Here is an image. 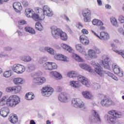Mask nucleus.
Instances as JSON below:
<instances>
[{
	"label": "nucleus",
	"instance_id": "obj_40",
	"mask_svg": "<svg viewBox=\"0 0 124 124\" xmlns=\"http://www.w3.org/2000/svg\"><path fill=\"white\" fill-rule=\"evenodd\" d=\"M45 50L48 52V53H49V54H51V55H54L55 52H54V49L49 46H46L44 48Z\"/></svg>",
	"mask_w": 124,
	"mask_h": 124
},
{
	"label": "nucleus",
	"instance_id": "obj_62",
	"mask_svg": "<svg viewBox=\"0 0 124 124\" xmlns=\"http://www.w3.org/2000/svg\"><path fill=\"white\" fill-rule=\"evenodd\" d=\"M16 32L18 33V36H22V35H23V33L19 30H17Z\"/></svg>",
	"mask_w": 124,
	"mask_h": 124
},
{
	"label": "nucleus",
	"instance_id": "obj_8",
	"mask_svg": "<svg viewBox=\"0 0 124 124\" xmlns=\"http://www.w3.org/2000/svg\"><path fill=\"white\" fill-rule=\"evenodd\" d=\"M72 104L75 108H82L83 111H87V107L81 99L74 98L72 100Z\"/></svg>",
	"mask_w": 124,
	"mask_h": 124
},
{
	"label": "nucleus",
	"instance_id": "obj_47",
	"mask_svg": "<svg viewBox=\"0 0 124 124\" xmlns=\"http://www.w3.org/2000/svg\"><path fill=\"white\" fill-rule=\"evenodd\" d=\"M43 68L44 69H46V70H48L49 68V62H46L43 65Z\"/></svg>",
	"mask_w": 124,
	"mask_h": 124
},
{
	"label": "nucleus",
	"instance_id": "obj_37",
	"mask_svg": "<svg viewBox=\"0 0 124 124\" xmlns=\"http://www.w3.org/2000/svg\"><path fill=\"white\" fill-rule=\"evenodd\" d=\"M25 30L27 32H29V33H31V34H35V31H34V29H32L30 27H26L25 28Z\"/></svg>",
	"mask_w": 124,
	"mask_h": 124
},
{
	"label": "nucleus",
	"instance_id": "obj_13",
	"mask_svg": "<svg viewBox=\"0 0 124 124\" xmlns=\"http://www.w3.org/2000/svg\"><path fill=\"white\" fill-rule=\"evenodd\" d=\"M91 32L94 35H95L97 37H98L99 39L101 40H104L105 41H106L107 40H108L110 38V36H109V34L107 32H101L100 33V36L97 35L94 31L91 30Z\"/></svg>",
	"mask_w": 124,
	"mask_h": 124
},
{
	"label": "nucleus",
	"instance_id": "obj_14",
	"mask_svg": "<svg viewBox=\"0 0 124 124\" xmlns=\"http://www.w3.org/2000/svg\"><path fill=\"white\" fill-rule=\"evenodd\" d=\"M91 13V11L89 9H84L82 11V15L83 16L84 22L86 23L90 22Z\"/></svg>",
	"mask_w": 124,
	"mask_h": 124
},
{
	"label": "nucleus",
	"instance_id": "obj_10",
	"mask_svg": "<svg viewBox=\"0 0 124 124\" xmlns=\"http://www.w3.org/2000/svg\"><path fill=\"white\" fill-rule=\"evenodd\" d=\"M13 71L17 74H22L25 72L26 67L24 65L20 64H15L12 67Z\"/></svg>",
	"mask_w": 124,
	"mask_h": 124
},
{
	"label": "nucleus",
	"instance_id": "obj_46",
	"mask_svg": "<svg viewBox=\"0 0 124 124\" xmlns=\"http://www.w3.org/2000/svg\"><path fill=\"white\" fill-rule=\"evenodd\" d=\"M4 77L6 78H8V77H10L11 76V71H7L5 72L3 74Z\"/></svg>",
	"mask_w": 124,
	"mask_h": 124
},
{
	"label": "nucleus",
	"instance_id": "obj_25",
	"mask_svg": "<svg viewBox=\"0 0 124 124\" xmlns=\"http://www.w3.org/2000/svg\"><path fill=\"white\" fill-rule=\"evenodd\" d=\"M54 59L58 61L67 62V57L62 54H56L54 56Z\"/></svg>",
	"mask_w": 124,
	"mask_h": 124
},
{
	"label": "nucleus",
	"instance_id": "obj_30",
	"mask_svg": "<svg viewBox=\"0 0 124 124\" xmlns=\"http://www.w3.org/2000/svg\"><path fill=\"white\" fill-rule=\"evenodd\" d=\"M70 85L71 87H73L75 89H79L80 82L79 81L72 80L70 82Z\"/></svg>",
	"mask_w": 124,
	"mask_h": 124
},
{
	"label": "nucleus",
	"instance_id": "obj_1",
	"mask_svg": "<svg viewBox=\"0 0 124 124\" xmlns=\"http://www.w3.org/2000/svg\"><path fill=\"white\" fill-rule=\"evenodd\" d=\"M20 102V97L17 95H12L10 97L5 96L0 99V106L9 104L10 107H15Z\"/></svg>",
	"mask_w": 124,
	"mask_h": 124
},
{
	"label": "nucleus",
	"instance_id": "obj_50",
	"mask_svg": "<svg viewBox=\"0 0 124 124\" xmlns=\"http://www.w3.org/2000/svg\"><path fill=\"white\" fill-rule=\"evenodd\" d=\"M61 17L63 18L66 20L67 22H70V20L69 19V18H68V16L66 15L63 14L62 15Z\"/></svg>",
	"mask_w": 124,
	"mask_h": 124
},
{
	"label": "nucleus",
	"instance_id": "obj_63",
	"mask_svg": "<svg viewBox=\"0 0 124 124\" xmlns=\"http://www.w3.org/2000/svg\"><path fill=\"white\" fill-rule=\"evenodd\" d=\"M118 31L119 32H120V33H122V34H124V31H123V29L122 28H119L118 29Z\"/></svg>",
	"mask_w": 124,
	"mask_h": 124
},
{
	"label": "nucleus",
	"instance_id": "obj_5",
	"mask_svg": "<svg viewBox=\"0 0 124 124\" xmlns=\"http://www.w3.org/2000/svg\"><path fill=\"white\" fill-rule=\"evenodd\" d=\"M108 115H106L105 118L108 123L110 124H115L117 123V118H120V114L116 112L115 110H110L108 111Z\"/></svg>",
	"mask_w": 124,
	"mask_h": 124
},
{
	"label": "nucleus",
	"instance_id": "obj_56",
	"mask_svg": "<svg viewBox=\"0 0 124 124\" xmlns=\"http://www.w3.org/2000/svg\"><path fill=\"white\" fill-rule=\"evenodd\" d=\"M4 50L5 51H11L12 50V48L10 46H5L4 47Z\"/></svg>",
	"mask_w": 124,
	"mask_h": 124
},
{
	"label": "nucleus",
	"instance_id": "obj_61",
	"mask_svg": "<svg viewBox=\"0 0 124 124\" xmlns=\"http://www.w3.org/2000/svg\"><path fill=\"white\" fill-rule=\"evenodd\" d=\"M97 2L99 6L102 5V1L101 0H97Z\"/></svg>",
	"mask_w": 124,
	"mask_h": 124
},
{
	"label": "nucleus",
	"instance_id": "obj_22",
	"mask_svg": "<svg viewBox=\"0 0 124 124\" xmlns=\"http://www.w3.org/2000/svg\"><path fill=\"white\" fill-rule=\"evenodd\" d=\"M13 7L16 12H20L23 9L22 4L19 2H16L13 3Z\"/></svg>",
	"mask_w": 124,
	"mask_h": 124
},
{
	"label": "nucleus",
	"instance_id": "obj_20",
	"mask_svg": "<svg viewBox=\"0 0 124 124\" xmlns=\"http://www.w3.org/2000/svg\"><path fill=\"white\" fill-rule=\"evenodd\" d=\"M58 98L61 102H67L68 97L66 93H62L59 94Z\"/></svg>",
	"mask_w": 124,
	"mask_h": 124
},
{
	"label": "nucleus",
	"instance_id": "obj_54",
	"mask_svg": "<svg viewBox=\"0 0 124 124\" xmlns=\"http://www.w3.org/2000/svg\"><path fill=\"white\" fill-rule=\"evenodd\" d=\"M22 4L25 7H28V6H29V2L26 0H23Z\"/></svg>",
	"mask_w": 124,
	"mask_h": 124
},
{
	"label": "nucleus",
	"instance_id": "obj_35",
	"mask_svg": "<svg viewBox=\"0 0 124 124\" xmlns=\"http://www.w3.org/2000/svg\"><path fill=\"white\" fill-rule=\"evenodd\" d=\"M25 98L27 100H32L34 98V94L31 92L28 93L25 95Z\"/></svg>",
	"mask_w": 124,
	"mask_h": 124
},
{
	"label": "nucleus",
	"instance_id": "obj_27",
	"mask_svg": "<svg viewBox=\"0 0 124 124\" xmlns=\"http://www.w3.org/2000/svg\"><path fill=\"white\" fill-rule=\"evenodd\" d=\"M76 49L81 54H86V52H85V47L81 44H77L76 45Z\"/></svg>",
	"mask_w": 124,
	"mask_h": 124
},
{
	"label": "nucleus",
	"instance_id": "obj_12",
	"mask_svg": "<svg viewBox=\"0 0 124 124\" xmlns=\"http://www.w3.org/2000/svg\"><path fill=\"white\" fill-rule=\"evenodd\" d=\"M54 92V89L50 87H46L43 88L42 91V94L43 96H46V97H49Z\"/></svg>",
	"mask_w": 124,
	"mask_h": 124
},
{
	"label": "nucleus",
	"instance_id": "obj_9",
	"mask_svg": "<svg viewBox=\"0 0 124 124\" xmlns=\"http://www.w3.org/2000/svg\"><path fill=\"white\" fill-rule=\"evenodd\" d=\"M36 12L37 14H35L34 13L33 14L31 18H32L34 21H39L40 20H44L45 18V16H44V14H43V10L42 9L40 8H37L36 9Z\"/></svg>",
	"mask_w": 124,
	"mask_h": 124
},
{
	"label": "nucleus",
	"instance_id": "obj_49",
	"mask_svg": "<svg viewBox=\"0 0 124 124\" xmlns=\"http://www.w3.org/2000/svg\"><path fill=\"white\" fill-rule=\"evenodd\" d=\"M41 75H42V72L39 71V72L33 73L32 76L33 77H35L36 76H41Z\"/></svg>",
	"mask_w": 124,
	"mask_h": 124
},
{
	"label": "nucleus",
	"instance_id": "obj_39",
	"mask_svg": "<svg viewBox=\"0 0 124 124\" xmlns=\"http://www.w3.org/2000/svg\"><path fill=\"white\" fill-rule=\"evenodd\" d=\"M47 61H48L47 57L43 56L39 59L38 62L40 64H42L43 63H44V62H47Z\"/></svg>",
	"mask_w": 124,
	"mask_h": 124
},
{
	"label": "nucleus",
	"instance_id": "obj_18",
	"mask_svg": "<svg viewBox=\"0 0 124 124\" xmlns=\"http://www.w3.org/2000/svg\"><path fill=\"white\" fill-rule=\"evenodd\" d=\"M10 113V110L8 107H2L0 109V115L3 118H5Z\"/></svg>",
	"mask_w": 124,
	"mask_h": 124
},
{
	"label": "nucleus",
	"instance_id": "obj_7",
	"mask_svg": "<svg viewBox=\"0 0 124 124\" xmlns=\"http://www.w3.org/2000/svg\"><path fill=\"white\" fill-rule=\"evenodd\" d=\"M101 51L99 48H96L94 49H90L88 50V55H85V58L86 60L91 61L92 59H96L97 58V54H100Z\"/></svg>",
	"mask_w": 124,
	"mask_h": 124
},
{
	"label": "nucleus",
	"instance_id": "obj_28",
	"mask_svg": "<svg viewBox=\"0 0 124 124\" xmlns=\"http://www.w3.org/2000/svg\"><path fill=\"white\" fill-rule=\"evenodd\" d=\"M9 121L12 124H16L18 122V117L16 115H10L9 118Z\"/></svg>",
	"mask_w": 124,
	"mask_h": 124
},
{
	"label": "nucleus",
	"instance_id": "obj_11",
	"mask_svg": "<svg viewBox=\"0 0 124 124\" xmlns=\"http://www.w3.org/2000/svg\"><path fill=\"white\" fill-rule=\"evenodd\" d=\"M102 60L101 62V65L103 67H104L106 69H110L109 62L111 61V59L108 56L104 55L102 56Z\"/></svg>",
	"mask_w": 124,
	"mask_h": 124
},
{
	"label": "nucleus",
	"instance_id": "obj_43",
	"mask_svg": "<svg viewBox=\"0 0 124 124\" xmlns=\"http://www.w3.org/2000/svg\"><path fill=\"white\" fill-rule=\"evenodd\" d=\"M21 90H22V87L20 86L13 87L14 93H17L21 91Z\"/></svg>",
	"mask_w": 124,
	"mask_h": 124
},
{
	"label": "nucleus",
	"instance_id": "obj_58",
	"mask_svg": "<svg viewBox=\"0 0 124 124\" xmlns=\"http://www.w3.org/2000/svg\"><path fill=\"white\" fill-rule=\"evenodd\" d=\"M91 64H92V65L94 66V67L95 68L96 66V65H97L98 64H99L98 63H95V62H94V61H92L91 62Z\"/></svg>",
	"mask_w": 124,
	"mask_h": 124
},
{
	"label": "nucleus",
	"instance_id": "obj_31",
	"mask_svg": "<svg viewBox=\"0 0 124 124\" xmlns=\"http://www.w3.org/2000/svg\"><path fill=\"white\" fill-rule=\"evenodd\" d=\"M61 46L63 49L66 50L68 51V52H69V53H72V52H73V49L72 48L65 44H62Z\"/></svg>",
	"mask_w": 124,
	"mask_h": 124
},
{
	"label": "nucleus",
	"instance_id": "obj_55",
	"mask_svg": "<svg viewBox=\"0 0 124 124\" xmlns=\"http://www.w3.org/2000/svg\"><path fill=\"white\" fill-rule=\"evenodd\" d=\"M81 32H82V33L83 34H89V31H88V30L87 29H83L82 30Z\"/></svg>",
	"mask_w": 124,
	"mask_h": 124
},
{
	"label": "nucleus",
	"instance_id": "obj_32",
	"mask_svg": "<svg viewBox=\"0 0 124 124\" xmlns=\"http://www.w3.org/2000/svg\"><path fill=\"white\" fill-rule=\"evenodd\" d=\"M21 60L25 62H31L32 59L31 57L29 55H24L21 57Z\"/></svg>",
	"mask_w": 124,
	"mask_h": 124
},
{
	"label": "nucleus",
	"instance_id": "obj_51",
	"mask_svg": "<svg viewBox=\"0 0 124 124\" xmlns=\"http://www.w3.org/2000/svg\"><path fill=\"white\" fill-rule=\"evenodd\" d=\"M18 24L20 26H23V25H26L27 24V22L24 20H20L18 21Z\"/></svg>",
	"mask_w": 124,
	"mask_h": 124
},
{
	"label": "nucleus",
	"instance_id": "obj_17",
	"mask_svg": "<svg viewBox=\"0 0 124 124\" xmlns=\"http://www.w3.org/2000/svg\"><path fill=\"white\" fill-rule=\"evenodd\" d=\"M42 10L44 16L45 15L48 17H52L53 16V12L51 11V9H50V8L48 6H44Z\"/></svg>",
	"mask_w": 124,
	"mask_h": 124
},
{
	"label": "nucleus",
	"instance_id": "obj_34",
	"mask_svg": "<svg viewBox=\"0 0 124 124\" xmlns=\"http://www.w3.org/2000/svg\"><path fill=\"white\" fill-rule=\"evenodd\" d=\"M110 22L112 26H114V27H116V28L119 27V23H118V21L116 18L111 17L110 18Z\"/></svg>",
	"mask_w": 124,
	"mask_h": 124
},
{
	"label": "nucleus",
	"instance_id": "obj_23",
	"mask_svg": "<svg viewBox=\"0 0 124 124\" xmlns=\"http://www.w3.org/2000/svg\"><path fill=\"white\" fill-rule=\"evenodd\" d=\"M79 66L81 67V68H82V69L87 70V71H89V72L92 73V74H93V70L92 69V67L88 65V64L86 63H81L79 64Z\"/></svg>",
	"mask_w": 124,
	"mask_h": 124
},
{
	"label": "nucleus",
	"instance_id": "obj_36",
	"mask_svg": "<svg viewBox=\"0 0 124 124\" xmlns=\"http://www.w3.org/2000/svg\"><path fill=\"white\" fill-rule=\"evenodd\" d=\"M14 82L16 85H20V84H23V78H17L14 79Z\"/></svg>",
	"mask_w": 124,
	"mask_h": 124
},
{
	"label": "nucleus",
	"instance_id": "obj_53",
	"mask_svg": "<svg viewBox=\"0 0 124 124\" xmlns=\"http://www.w3.org/2000/svg\"><path fill=\"white\" fill-rule=\"evenodd\" d=\"M6 91L7 92V93H11V92L14 93L13 87H8L7 88H6Z\"/></svg>",
	"mask_w": 124,
	"mask_h": 124
},
{
	"label": "nucleus",
	"instance_id": "obj_3",
	"mask_svg": "<svg viewBox=\"0 0 124 124\" xmlns=\"http://www.w3.org/2000/svg\"><path fill=\"white\" fill-rule=\"evenodd\" d=\"M51 30L52 36L55 39H58L61 38V39L64 41H66V40H67V35L65 32L62 31L61 29L52 26L51 27Z\"/></svg>",
	"mask_w": 124,
	"mask_h": 124
},
{
	"label": "nucleus",
	"instance_id": "obj_29",
	"mask_svg": "<svg viewBox=\"0 0 124 124\" xmlns=\"http://www.w3.org/2000/svg\"><path fill=\"white\" fill-rule=\"evenodd\" d=\"M34 14V12L31 9H26L25 10V15L28 18H31L32 15Z\"/></svg>",
	"mask_w": 124,
	"mask_h": 124
},
{
	"label": "nucleus",
	"instance_id": "obj_15",
	"mask_svg": "<svg viewBox=\"0 0 124 124\" xmlns=\"http://www.w3.org/2000/svg\"><path fill=\"white\" fill-rule=\"evenodd\" d=\"M94 71L97 73V74L99 75L100 77H104V71H103V68L100 65V64H98L94 68Z\"/></svg>",
	"mask_w": 124,
	"mask_h": 124
},
{
	"label": "nucleus",
	"instance_id": "obj_64",
	"mask_svg": "<svg viewBox=\"0 0 124 124\" xmlns=\"http://www.w3.org/2000/svg\"><path fill=\"white\" fill-rule=\"evenodd\" d=\"M30 124H36L35 123V122H34V120H31L30 121Z\"/></svg>",
	"mask_w": 124,
	"mask_h": 124
},
{
	"label": "nucleus",
	"instance_id": "obj_48",
	"mask_svg": "<svg viewBox=\"0 0 124 124\" xmlns=\"http://www.w3.org/2000/svg\"><path fill=\"white\" fill-rule=\"evenodd\" d=\"M100 88V85L98 83H93V88L95 90H97Z\"/></svg>",
	"mask_w": 124,
	"mask_h": 124
},
{
	"label": "nucleus",
	"instance_id": "obj_6",
	"mask_svg": "<svg viewBox=\"0 0 124 124\" xmlns=\"http://www.w3.org/2000/svg\"><path fill=\"white\" fill-rule=\"evenodd\" d=\"M92 115L89 117V121L91 124H101V118L98 112L95 110L92 111Z\"/></svg>",
	"mask_w": 124,
	"mask_h": 124
},
{
	"label": "nucleus",
	"instance_id": "obj_4",
	"mask_svg": "<svg viewBox=\"0 0 124 124\" xmlns=\"http://www.w3.org/2000/svg\"><path fill=\"white\" fill-rule=\"evenodd\" d=\"M97 96L99 99H101V105L103 107H110L112 105H114V102L105 94L99 93Z\"/></svg>",
	"mask_w": 124,
	"mask_h": 124
},
{
	"label": "nucleus",
	"instance_id": "obj_2",
	"mask_svg": "<svg viewBox=\"0 0 124 124\" xmlns=\"http://www.w3.org/2000/svg\"><path fill=\"white\" fill-rule=\"evenodd\" d=\"M67 76L70 78H73L74 79L77 78L78 81L81 82L82 85H84V86L88 88L90 87L91 83L89 81V79L83 76H78L77 72L73 71H70L67 73Z\"/></svg>",
	"mask_w": 124,
	"mask_h": 124
},
{
	"label": "nucleus",
	"instance_id": "obj_42",
	"mask_svg": "<svg viewBox=\"0 0 124 124\" xmlns=\"http://www.w3.org/2000/svg\"><path fill=\"white\" fill-rule=\"evenodd\" d=\"M73 58L75 59L77 62H83V59L77 54H74L73 55Z\"/></svg>",
	"mask_w": 124,
	"mask_h": 124
},
{
	"label": "nucleus",
	"instance_id": "obj_60",
	"mask_svg": "<svg viewBox=\"0 0 124 124\" xmlns=\"http://www.w3.org/2000/svg\"><path fill=\"white\" fill-rule=\"evenodd\" d=\"M97 26H103V22H102L100 20H98Z\"/></svg>",
	"mask_w": 124,
	"mask_h": 124
},
{
	"label": "nucleus",
	"instance_id": "obj_52",
	"mask_svg": "<svg viewBox=\"0 0 124 124\" xmlns=\"http://www.w3.org/2000/svg\"><path fill=\"white\" fill-rule=\"evenodd\" d=\"M119 20L122 24L124 23V17L123 16H120L119 17Z\"/></svg>",
	"mask_w": 124,
	"mask_h": 124
},
{
	"label": "nucleus",
	"instance_id": "obj_33",
	"mask_svg": "<svg viewBox=\"0 0 124 124\" xmlns=\"http://www.w3.org/2000/svg\"><path fill=\"white\" fill-rule=\"evenodd\" d=\"M58 65L55 62H48V70H53V69H57Z\"/></svg>",
	"mask_w": 124,
	"mask_h": 124
},
{
	"label": "nucleus",
	"instance_id": "obj_38",
	"mask_svg": "<svg viewBox=\"0 0 124 124\" xmlns=\"http://www.w3.org/2000/svg\"><path fill=\"white\" fill-rule=\"evenodd\" d=\"M35 29L37 31H43V27L42 26V25L41 23L39 22H37L35 24Z\"/></svg>",
	"mask_w": 124,
	"mask_h": 124
},
{
	"label": "nucleus",
	"instance_id": "obj_45",
	"mask_svg": "<svg viewBox=\"0 0 124 124\" xmlns=\"http://www.w3.org/2000/svg\"><path fill=\"white\" fill-rule=\"evenodd\" d=\"M52 74H53L54 77H56L57 79L59 80L62 79V75L59 74L58 72H52Z\"/></svg>",
	"mask_w": 124,
	"mask_h": 124
},
{
	"label": "nucleus",
	"instance_id": "obj_16",
	"mask_svg": "<svg viewBox=\"0 0 124 124\" xmlns=\"http://www.w3.org/2000/svg\"><path fill=\"white\" fill-rule=\"evenodd\" d=\"M112 69L115 74H116L119 76V77H123V76H124V72H123V71L120 69V67H119L118 65L114 64H113Z\"/></svg>",
	"mask_w": 124,
	"mask_h": 124
},
{
	"label": "nucleus",
	"instance_id": "obj_44",
	"mask_svg": "<svg viewBox=\"0 0 124 124\" xmlns=\"http://www.w3.org/2000/svg\"><path fill=\"white\" fill-rule=\"evenodd\" d=\"M34 64H30L28 65L27 68V71L28 72H31V71H33L34 70Z\"/></svg>",
	"mask_w": 124,
	"mask_h": 124
},
{
	"label": "nucleus",
	"instance_id": "obj_24",
	"mask_svg": "<svg viewBox=\"0 0 124 124\" xmlns=\"http://www.w3.org/2000/svg\"><path fill=\"white\" fill-rule=\"evenodd\" d=\"M82 94L83 96L87 99H93V95L89 91L83 92Z\"/></svg>",
	"mask_w": 124,
	"mask_h": 124
},
{
	"label": "nucleus",
	"instance_id": "obj_57",
	"mask_svg": "<svg viewBox=\"0 0 124 124\" xmlns=\"http://www.w3.org/2000/svg\"><path fill=\"white\" fill-rule=\"evenodd\" d=\"M98 22V20L96 19H94L92 21V23L93 25H94V26L97 25Z\"/></svg>",
	"mask_w": 124,
	"mask_h": 124
},
{
	"label": "nucleus",
	"instance_id": "obj_26",
	"mask_svg": "<svg viewBox=\"0 0 124 124\" xmlns=\"http://www.w3.org/2000/svg\"><path fill=\"white\" fill-rule=\"evenodd\" d=\"M111 46L112 47V50L113 51V52L116 53V54H118V55H121L124 59V53L123 52V51H122V50H117V46H116L114 44H111Z\"/></svg>",
	"mask_w": 124,
	"mask_h": 124
},
{
	"label": "nucleus",
	"instance_id": "obj_41",
	"mask_svg": "<svg viewBox=\"0 0 124 124\" xmlns=\"http://www.w3.org/2000/svg\"><path fill=\"white\" fill-rule=\"evenodd\" d=\"M106 74H107V75H108V76H109V77H111V78H112V79H113L115 81H118V80H119L118 78H117V77H116V76H115V75L111 73L110 72H106Z\"/></svg>",
	"mask_w": 124,
	"mask_h": 124
},
{
	"label": "nucleus",
	"instance_id": "obj_59",
	"mask_svg": "<svg viewBox=\"0 0 124 124\" xmlns=\"http://www.w3.org/2000/svg\"><path fill=\"white\" fill-rule=\"evenodd\" d=\"M8 55L4 54L3 52L0 53V58H3V57H7Z\"/></svg>",
	"mask_w": 124,
	"mask_h": 124
},
{
	"label": "nucleus",
	"instance_id": "obj_21",
	"mask_svg": "<svg viewBox=\"0 0 124 124\" xmlns=\"http://www.w3.org/2000/svg\"><path fill=\"white\" fill-rule=\"evenodd\" d=\"M79 39L80 40V42L83 44V45H88L89 43H90L89 38L85 35H80Z\"/></svg>",
	"mask_w": 124,
	"mask_h": 124
},
{
	"label": "nucleus",
	"instance_id": "obj_19",
	"mask_svg": "<svg viewBox=\"0 0 124 124\" xmlns=\"http://www.w3.org/2000/svg\"><path fill=\"white\" fill-rule=\"evenodd\" d=\"M33 82L37 85H42V84H44L46 82V78L42 77L34 78L33 79Z\"/></svg>",
	"mask_w": 124,
	"mask_h": 124
}]
</instances>
